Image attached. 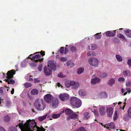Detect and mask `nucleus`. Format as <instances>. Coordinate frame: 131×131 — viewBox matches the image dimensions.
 I'll list each match as a JSON object with an SVG mask.
<instances>
[{
  "label": "nucleus",
  "instance_id": "f257e3e1",
  "mask_svg": "<svg viewBox=\"0 0 131 131\" xmlns=\"http://www.w3.org/2000/svg\"><path fill=\"white\" fill-rule=\"evenodd\" d=\"M18 126L21 129V131H24L25 130H35L37 129V131H45L44 128H41L38 127L36 125V123L34 121L29 119L24 124L22 122L19 124Z\"/></svg>",
  "mask_w": 131,
  "mask_h": 131
},
{
  "label": "nucleus",
  "instance_id": "f03ea898",
  "mask_svg": "<svg viewBox=\"0 0 131 131\" xmlns=\"http://www.w3.org/2000/svg\"><path fill=\"white\" fill-rule=\"evenodd\" d=\"M34 105L37 109L40 111L43 110L46 107L45 103L42 99L37 100L35 102Z\"/></svg>",
  "mask_w": 131,
  "mask_h": 131
},
{
  "label": "nucleus",
  "instance_id": "7ed1b4c3",
  "mask_svg": "<svg viewBox=\"0 0 131 131\" xmlns=\"http://www.w3.org/2000/svg\"><path fill=\"white\" fill-rule=\"evenodd\" d=\"M15 74V71L14 70H12L8 71L7 73V76L5 79L6 82H7L8 84H14L15 81L12 79L14 77V75Z\"/></svg>",
  "mask_w": 131,
  "mask_h": 131
},
{
  "label": "nucleus",
  "instance_id": "20e7f679",
  "mask_svg": "<svg viewBox=\"0 0 131 131\" xmlns=\"http://www.w3.org/2000/svg\"><path fill=\"white\" fill-rule=\"evenodd\" d=\"M71 105L77 108L80 107L82 104L81 101L78 98L74 97H72L70 100Z\"/></svg>",
  "mask_w": 131,
  "mask_h": 131
},
{
  "label": "nucleus",
  "instance_id": "39448f33",
  "mask_svg": "<svg viewBox=\"0 0 131 131\" xmlns=\"http://www.w3.org/2000/svg\"><path fill=\"white\" fill-rule=\"evenodd\" d=\"M33 55L32 57V60L34 61L36 63L38 62H42L43 60V58H41L40 55L39 54H36Z\"/></svg>",
  "mask_w": 131,
  "mask_h": 131
},
{
  "label": "nucleus",
  "instance_id": "423d86ee",
  "mask_svg": "<svg viewBox=\"0 0 131 131\" xmlns=\"http://www.w3.org/2000/svg\"><path fill=\"white\" fill-rule=\"evenodd\" d=\"M89 64L91 65L97 67L99 64V61L98 59L95 58H91L89 60Z\"/></svg>",
  "mask_w": 131,
  "mask_h": 131
},
{
  "label": "nucleus",
  "instance_id": "0eeeda50",
  "mask_svg": "<svg viewBox=\"0 0 131 131\" xmlns=\"http://www.w3.org/2000/svg\"><path fill=\"white\" fill-rule=\"evenodd\" d=\"M44 99L46 103H50L51 102L52 99H53V96L51 94H48L44 96Z\"/></svg>",
  "mask_w": 131,
  "mask_h": 131
},
{
  "label": "nucleus",
  "instance_id": "6e6552de",
  "mask_svg": "<svg viewBox=\"0 0 131 131\" xmlns=\"http://www.w3.org/2000/svg\"><path fill=\"white\" fill-rule=\"evenodd\" d=\"M48 66L53 70H56V66L55 62L53 60L49 61L48 62Z\"/></svg>",
  "mask_w": 131,
  "mask_h": 131
},
{
  "label": "nucleus",
  "instance_id": "1a4fd4ad",
  "mask_svg": "<svg viewBox=\"0 0 131 131\" xmlns=\"http://www.w3.org/2000/svg\"><path fill=\"white\" fill-rule=\"evenodd\" d=\"M59 100L57 99L54 98L52 99L51 103L52 108H56L57 107L59 104Z\"/></svg>",
  "mask_w": 131,
  "mask_h": 131
},
{
  "label": "nucleus",
  "instance_id": "9d476101",
  "mask_svg": "<svg viewBox=\"0 0 131 131\" xmlns=\"http://www.w3.org/2000/svg\"><path fill=\"white\" fill-rule=\"evenodd\" d=\"M104 127L108 129L109 130L111 129H115V125L114 123L111 122L108 124H106L104 126Z\"/></svg>",
  "mask_w": 131,
  "mask_h": 131
},
{
  "label": "nucleus",
  "instance_id": "9b49d317",
  "mask_svg": "<svg viewBox=\"0 0 131 131\" xmlns=\"http://www.w3.org/2000/svg\"><path fill=\"white\" fill-rule=\"evenodd\" d=\"M116 31V30L107 31L106 32L105 34L107 37H113L115 35Z\"/></svg>",
  "mask_w": 131,
  "mask_h": 131
},
{
  "label": "nucleus",
  "instance_id": "f8f14e48",
  "mask_svg": "<svg viewBox=\"0 0 131 131\" xmlns=\"http://www.w3.org/2000/svg\"><path fill=\"white\" fill-rule=\"evenodd\" d=\"M44 73L46 75H50L52 74V71L50 68L46 66L44 68Z\"/></svg>",
  "mask_w": 131,
  "mask_h": 131
},
{
  "label": "nucleus",
  "instance_id": "ddd939ff",
  "mask_svg": "<svg viewBox=\"0 0 131 131\" xmlns=\"http://www.w3.org/2000/svg\"><path fill=\"white\" fill-rule=\"evenodd\" d=\"M59 97L62 101H64L69 99V96L66 94H64L60 95Z\"/></svg>",
  "mask_w": 131,
  "mask_h": 131
},
{
  "label": "nucleus",
  "instance_id": "4468645a",
  "mask_svg": "<svg viewBox=\"0 0 131 131\" xmlns=\"http://www.w3.org/2000/svg\"><path fill=\"white\" fill-rule=\"evenodd\" d=\"M100 81V78H95L91 79V83L92 84H95L99 83Z\"/></svg>",
  "mask_w": 131,
  "mask_h": 131
},
{
  "label": "nucleus",
  "instance_id": "2eb2a0df",
  "mask_svg": "<svg viewBox=\"0 0 131 131\" xmlns=\"http://www.w3.org/2000/svg\"><path fill=\"white\" fill-rule=\"evenodd\" d=\"M64 112L66 114L68 115H71L73 113V112L71 110L68 108H66L63 110Z\"/></svg>",
  "mask_w": 131,
  "mask_h": 131
},
{
  "label": "nucleus",
  "instance_id": "dca6fc26",
  "mask_svg": "<svg viewBox=\"0 0 131 131\" xmlns=\"http://www.w3.org/2000/svg\"><path fill=\"white\" fill-rule=\"evenodd\" d=\"M105 108L104 107H101L99 108V112L101 115H103L105 114Z\"/></svg>",
  "mask_w": 131,
  "mask_h": 131
},
{
  "label": "nucleus",
  "instance_id": "f3484780",
  "mask_svg": "<svg viewBox=\"0 0 131 131\" xmlns=\"http://www.w3.org/2000/svg\"><path fill=\"white\" fill-rule=\"evenodd\" d=\"M123 74L124 77H130L131 72L129 70H126L123 71Z\"/></svg>",
  "mask_w": 131,
  "mask_h": 131
},
{
  "label": "nucleus",
  "instance_id": "a211bd4d",
  "mask_svg": "<svg viewBox=\"0 0 131 131\" xmlns=\"http://www.w3.org/2000/svg\"><path fill=\"white\" fill-rule=\"evenodd\" d=\"M107 112V113L108 112V115L109 116L111 117L113 113V109L112 107H111L108 108L106 109Z\"/></svg>",
  "mask_w": 131,
  "mask_h": 131
},
{
  "label": "nucleus",
  "instance_id": "6ab92c4d",
  "mask_svg": "<svg viewBox=\"0 0 131 131\" xmlns=\"http://www.w3.org/2000/svg\"><path fill=\"white\" fill-rule=\"evenodd\" d=\"M78 115L75 113L72 114L70 115L68 118L69 119H75L78 118Z\"/></svg>",
  "mask_w": 131,
  "mask_h": 131
},
{
  "label": "nucleus",
  "instance_id": "aec40b11",
  "mask_svg": "<svg viewBox=\"0 0 131 131\" xmlns=\"http://www.w3.org/2000/svg\"><path fill=\"white\" fill-rule=\"evenodd\" d=\"M98 96L99 97H106L107 95L106 93L105 92H103L99 93L97 94Z\"/></svg>",
  "mask_w": 131,
  "mask_h": 131
},
{
  "label": "nucleus",
  "instance_id": "412c9836",
  "mask_svg": "<svg viewBox=\"0 0 131 131\" xmlns=\"http://www.w3.org/2000/svg\"><path fill=\"white\" fill-rule=\"evenodd\" d=\"M126 36L128 37L131 38V30L129 29H127L125 31Z\"/></svg>",
  "mask_w": 131,
  "mask_h": 131
},
{
  "label": "nucleus",
  "instance_id": "4be33fe9",
  "mask_svg": "<svg viewBox=\"0 0 131 131\" xmlns=\"http://www.w3.org/2000/svg\"><path fill=\"white\" fill-rule=\"evenodd\" d=\"M78 93L79 95L81 96H85L86 95V92L82 90H80L78 92Z\"/></svg>",
  "mask_w": 131,
  "mask_h": 131
},
{
  "label": "nucleus",
  "instance_id": "5701e85b",
  "mask_svg": "<svg viewBox=\"0 0 131 131\" xmlns=\"http://www.w3.org/2000/svg\"><path fill=\"white\" fill-rule=\"evenodd\" d=\"M115 83V80L112 78L108 82V84L110 86H112L113 84Z\"/></svg>",
  "mask_w": 131,
  "mask_h": 131
},
{
  "label": "nucleus",
  "instance_id": "b1692460",
  "mask_svg": "<svg viewBox=\"0 0 131 131\" xmlns=\"http://www.w3.org/2000/svg\"><path fill=\"white\" fill-rule=\"evenodd\" d=\"M38 93V90L36 89H32L31 92V94L33 95L37 94Z\"/></svg>",
  "mask_w": 131,
  "mask_h": 131
},
{
  "label": "nucleus",
  "instance_id": "393cba45",
  "mask_svg": "<svg viewBox=\"0 0 131 131\" xmlns=\"http://www.w3.org/2000/svg\"><path fill=\"white\" fill-rule=\"evenodd\" d=\"M116 57L118 61L120 62L122 61L123 58L121 56L119 55L116 54Z\"/></svg>",
  "mask_w": 131,
  "mask_h": 131
},
{
  "label": "nucleus",
  "instance_id": "a878e982",
  "mask_svg": "<svg viewBox=\"0 0 131 131\" xmlns=\"http://www.w3.org/2000/svg\"><path fill=\"white\" fill-rule=\"evenodd\" d=\"M84 117L87 119L89 118L90 117V114L88 112H86L84 113Z\"/></svg>",
  "mask_w": 131,
  "mask_h": 131
},
{
  "label": "nucleus",
  "instance_id": "bb28decb",
  "mask_svg": "<svg viewBox=\"0 0 131 131\" xmlns=\"http://www.w3.org/2000/svg\"><path fill=\"white\" fill-rule=\"evenodd\" d=\"M61 114V113L57 114H54L52 115V117L53 118L56 119L60 117Z\"/></svg>",
  "mask_w": 131,
  "mask_h": 131
},
{
  "label": "nucleus",
  "instance_id": "cd10ccee",
  "mask_svg": "<svg viewBox=\"0 0 131 131\" xmlns=\"http://www.w3.org/2000/svg\"><path fill=\"white\" fill-rule=\"evenodd\" d=\"M118 118V116L117 115V111L116 110L115 111L114 116L113 120L114 121H116L117 118Z\"/></svg>",
  "mask_w": 131,
  "mask_h": 131
},
{
  "label": "nucleus",
  "instance_id": "c85d7f7f",
  "mask_svg": "<svg viewBox=\"0 0 131 131\" xmlns=\"http://www.w3.org/2000/svg\"><path fill=\"white\" fill-rule=\"evenodd\" d=\"M24 86L26 88H28L32 86V84L30 83L26 82L24 84Z\"/></svg>",
  "mask_w": 131,
  "mask_h": 131
},
{
  "label": "nucleus",
  "instance_id": "c756f323",
  "mask_svg": "<svg viewBox=\"0 0 131 131\" xmlns=\"http://www.w3.org/2000/svg\"><path fill=\"white\" fill-rule=\"evenodd\" d=\"M87 55L88 56H95L96 55V53L93 51H91L88 52Z\"/></svg>",
  "mask_w": 131,
  "mask_h": 131
},
{
  "label": "nucleus",
  "instance_id": "7c9ffc66",
  "mask_svg": "<svg viewBox=\"0 0 131 131\" xmlns=\"http://www.w3.org/2000/svg\"><path fill=\"white\" fill-rule=\"evenodd\" d=\"M84 69L83 68H80L79 69L77 72V73L78 74H80L82 73L84 71Z\"/></svg>",
  "mask_w": 131,
  "mask_h": 131
},
{
  "label": "nucleus",
  "instance_id": "2f4dec72",
  "mask_svg": "<svg viewBox=\"0 0 131 131\" xmlns=\"http://www.w3.org/2000/svg\"><path fill=\"white\" fill-rule=\"evenodd\" d=\"M40 53V54L42 56H43L45 54V52L44 51H41L40 52H36L34 53V54H36L37 53Z\"/></svg>",
  "mask_w": 131,
  "mask_h": 131
},
{
  "label": "nucleus",
  "instance_id": "473e14b6",
  "mask_svg": "<svg viewBox=\"0 0 131 131\" xmlns=\"http://www.w3.org/2000/svg\"><path fill=\"white\" fill-rule=\"evenodd\" d=\"M100 34H101L100 32ZM100 33H98L95 34V39H99L101 38V35H100Z\"/></svg>",
  "mask_w": 131,
  "mask_h": 131
},
{
  "label": "nucleus",
  "instance_id": "72a5a7b5",
  "mask_svg": "<svg viewBox=\"0 0 131 131\" xmlns=\"http://www.w3.org/2000/svg\"><path fill=\"white\" fill-rule=\"evenodd\" d=\"M79 83L77 82L73 86H72V88L74 89H77L79 87Z\"/></svg>",
  "mask_w": 131,
  "mask_h": 131
},
{
  "label": "nucleus",
  "instance_id": "f704fd0d",
  "mask_svg": "<svg viewBox=\"0 0 131 131\" xmlns=\"http://www.w3.org/2000/svg\"><path fill=\"white\" fill-rule=\"evenodd\" d=\"M47 115H45L43 116H40L38 117V119L40 121H42L46 118Z\"/></svg>",
  "mask_w": 131,
  "mask_h": 131
},
{
  "label": "nucleus",
  "instance_id": "c9c22d12",
  "mask_svg": "<svg viewBox=\"0 0 131 131\" xmlns=\"http://www.w3.org/2000/svg\"><path fill=\"white\" fill-rule=\"evenodd\" d=\"M64 47H61L59 51V52L62 54H63L64 53Z\"/></svg>",
  "mask_w": 131,
  "mask_h": 131
},
{
  "label": "nucleus",
  "instance_id": "e433bc0d",
  "mask_svg": "<svg viewBox=\"0 0 131 131\" xmlns=\"http://www.w3.org/2000/svg\"><path fill=\"white\" fill-rule=\"evenodd\" d=\"M127 112L128 117L131 118V107L129 108Z\"/></svg>",
  "mask_w": 131,
  "mask_h": 131
},
{
  "label": "nucleus",
  "instance_id": "4c0bfd02",
  "mask_svg": "<svg viewBox=\"0 0 131 131\" xmlns=\"http://www.w3.org/2000/svg\"><path fill=\"white\" fill-rule=\"evenodd\" d=\"M10 118L8 115L5 116L4 117V120L6 122H8L10 120Z\"/></svg>",
  "mask_w": 131,
  "mask_h": 131
},
{
  "label": "nucleus",
  "instance_id": "58836bf2",
  "mask_svg": "<svg viewBox=\"0 0 131 131\" xmlns=\"http://www.w3.org/2000/svg\"><path fill=\"white\" fill-rule=\"evenodd\" d=\"M70 85L69 81H67L65 83V85L67 88L69 87L70 86Z\"/></svg>",
  "mask_w": 131,
  "mask_h": 131
},
{
  "label": "nucleus",
  "instance_id": "ea45409f",
  "mask_svg": "<svg viewBox=\"0 0 131 131\" xmlns=\"http://www.w3.org/2000/svg\"><path fill=\"white\" fill-rule=\"evenodd\" d=\"M107 75V73L103 72L101 75V77L102 78H105Z\"/></svg>",
  "mask_w": 131,
  "mask_h": 131
},
{
  "label": "nucleus",
  "instance_id": "a19ab883",
  "mask_svg": "<svg viewBox=\"0 0 131 131\" xmlns=\"http://www.w3.org/2000/svg\"><path fill=\"white\" fill-rule=\"evenodd\" d=\"M10 131H17L16 128L15 127H11L9 128Z\"/></svg>",
  "mask_w": 131,
  "mask_h": 131
},
{
  "label": "nucleus",
  "instance_id": "79ce46f5",
  "mask_svg": "<svg viewBox=\"0 0 131 131\" xmlns=\"http://www.w3.org/2000/svg\"><path fill=\"white\" fill-rule=\"evenodd\" d=\"M118 80L120 82H124L125 81V79L123 77H120L118 79Z\"/></svg>",
  "mask_w": 131,
  "mask_h": 131
},
{
  "label": "nucleus",
  "instance_id": "37998d69",
  "mask_svg": "<svg viewBox=\"0 0 131 131\" xmlns=\"http://www.w3.org/2000/svg\"><path fill=\"white\" fill-rule=\"evenodd\" d=\"M71 51L73 52H75L76 51V48L74 46L72 47L71 48Z\"/></svg>",
  "mask_w": 131,
  "mask_h": 131
},
{
  "label": "nucleus",
  "instance_id": "c03bdc74",
  "mask_svg": "<svg viewBox=\"0 0 131 131\" xmlns=\"http://www.w3.org/2000/svg\"><path fill=\"white\" fill-rule=\"evenodd\" d=\"M91 48L92 50H94L96 49V45L95 44H92L91 45Z\"/></svg>",
  "mask_w": 131,
  "mask_h": 131
},
{
  "label": "nucleus",
  "instance_id": "a18cd8bd",
  "mask_svg": "<svg viewBox=\"0 0 131 131\" xmlns=\"http://www.w3.org/2000/svg\"><path fill=\"white\" fill-rule=\"evenodd\" d=\"M67 47H68V45H66V47L65 48L64 54H67L68 52V49Z\"/></svg>",
  "mask_w": 131,
  "mask_h": 131
},
{
  "label": "nucleus",
  "instance_id": "49530a36",
  "mask_svg": "<svg viewBox=\"0 0 131 131\" xmlns=\"http://www.w3.org/2000/svg\"><path fill=\"white\" fill-rule=\"evenodd\" d=\"M126 86L127 87H129L131 86V81H128L126 83Z\"/></svg>",
  "mask_w": 131,
  "mask_h": 131
},
{
  "label": "nucleus",
  "instance_id": "de8ad7c7",
  "mask_svg": "<svg viewBox=\"0 0 131 131\" xmlns=\"http://www.w3.org/2000/svg\"><path fill=\"white\" fill-rule=\"evenodd\" d=\"M93 113L95 116H97L99 115L98 112L97 110H95L94 111Z\"/></svg>",
  "mask_w": 131,
  "mask_h": 131
},
{
  "label": "nucleus",
  "instance_id": "09e8293b",
  "mask_svg": "<svg viewBox=\"0 0 131 131\" xmlns=\"http://www.w3.org/2000/svg\"><path fill=\"white\" fill-rule=\"evenodd\" d=\"M118 37L120 38H122L123 39H125V37H124V36L122 34H119L118 35Z\"/></svg>",
  "mask_w": 131,
  "mask_h": 131
},
{
  "label": "nucleus",
  "instance_id": "8fccbe9b",
  "mask_svg": "<svg viewBox=\"0 0 131 131\" xmlns=\"http://www.w3.org/2000/svg\"><path fill=\"white\" fill-rule=\"evenodd\" d=\"M77 131H87L85 130V128L83 127H81L77 130Z\"/></svg>",
  "mask_w": 131,
  "mask_h": 131
},
{
  "label": "nucleus",
  "instance_id": "3c124183",
  "mask_svg": "<svg viewBox=\"0 0 131 131\" xmlns=\"http://www.w3.org/2000/svg\"><path fill=\"white\" fill-rule=\"evenodd\" d=\"M67 60V58L66 57H62L61 58L60 60L62 62H65Z\"/></svg>",
  "mask_w": 131,
  "mask_h": 131
},
{
  "label": "nucleus",
  "instance_id": "603ef678",
  "mask_svg": "<svg viewBox=\"0 0 131 131\" xmlns=\"http://www.w3.org/2000/svg\"><path fill=\"white\" fill-rule=\"evenodd\" d=\"M70 86H73L77 82H75L73 81H70Z\"/></svg>",
  "mask_w": 131,
  "mask_h": 131
},
{
  "label": "nucleus",
  "instance_id": "864d4df0",
  "mask_svg": "<svg viewBox=\"0 0 131 131\" xmlns=\"http://www.w3.org/2000/svg\"><path fill=\"white\" fill-rule=\"evenodd\" d=\"M58 77L60 78H63L65 77V76H64L63 75V74L62 73H60L58 75Z\"/></svg>",
  "mask_w": 131,
  "mask_h": 131
},
{
  "label": "nucleus",
  "instance_id": "5fc2aeb1",
  "mask_svg": "<svg viewBox=\"0 0 131 131\" xmlns=\"http://www.w3.org/2000/svg\"><path fill=\"white\" fill-rule=\"evenodd\" d=\"M42 65H39L38 67V69L39 71H41L42 70Z\"/></svg>",
  "mask_w": 131,
  "mask_h": 131
},
{
  "label": "nucleus",
  "instance_id": "6e6d98bb",
  "mask_svg": "<svg viewBox=\"0 0 131 131\" xmlns=\"http://www.w3.org/2000/svg\"><path fill=\"white\" fill-rule=\"evenodd\" d=\"M40 82V80L38 79H34V82L37 83L39 82Z\"/></svg>",
  "mask_w": 131,
  "mask_h": 131
},
{
  "label": "nucleus",
  "instance_id": "4d7b16f0",
  "mask_svg": "<svg viewBox=\"0 0 131 131\" xmlns=\"http://www.w3.org/2000/svg\"><path fill=\"white\" fill-rule=\"evenodd\" d=\"M0 131H6V130L3 127L0 126Z\"/></svg>",
  "mask_w": 131,
  "mask_h": 131
},
{
  "label": "nucleus",
  "instance_id": "13d9d810",
  "mask_svg": "<svg viewBox=\"0 0 131 131\" xmlns=\"http://www.w3.org/2000/svg\"><path fill=\"white\" fill-rule=\"evenodd\" d=\"M128 64L130 66H131V59L128 60Z\"/></svg>",
  "mask_w": 131,
  "mask_h": 131
},
{
  "label": "nucleus",
  "instance_id": "bf43d9fd",
  "mask_svg": "<svg viewBox=\"0 0 131 131\" xmlns=\"http://www.w3.org/2000/svg\"><path fill=\"white\" fill-rule=\"evenodd\" d=\"M35 54H34V53L32 54H30L28 57V58L29 59H30L31 60H32V59L31 58H32V57H31V56H33L34 55H35Z\"/></svg>",
  "mask_w": 131,
  "mask_h": 131
},
{
  "label": "nucleus",
  "instance_id": "052dcab7",
  "mask_svg": "<svg viewBox=\"0 0 131 131\" xmlns=\"http://www.w3.org/2000/svg\"><path fill=\"white\" fill-rule=\"evenodd\" d=\"M71 64L70 61H68L66 63L67 65V66H69Z\"/></svg>",
  "mask_w": 131,
  "mask_h": 131
},
{
  "label": "nucleus",
  "instance_id": "680f3d73",
  "mask_svg": "<svg viewBox=\"0 0 131 131\" xmlns=\"http://www.w3.org/2000/svg\"><path fill=\"white\" fill-rule=\"evenodd\" d=\"M14 88H13L12 89V91L11 92V93L12 94H13L14 93Z\"/></svg>",
  "mask_w": 131,
  "mask_h": 131
},
{
  "label": "nucleus",
  "instance_id": "e2e57ef3",
  "mask_svg": "<svg viewBox=\"0 0 131 131\" xmlns=\"http://www.w3.org/2000/svg\"><path fill=\"white\" fill-rule=\"evenodd\" d=\"M70 67H74V63H72L71 64H70Z\"/></svg>",
  "mask_w": 131,
  "mask_h": 131
},
{
  "label": "nucleus",
  "instance_id": "0e129e2a",
  "mask_svg": "<svg viewBox=\"0 0 131 131\" xmlns=\"http://www.w3.org/2000/svg\"><path fill=\"white\" fill-rule=\"evenodd\" d=\"M127 90L128 91L127 92H128L129 93H130L131 92V91L130 90V88L128 89Z\"/></svg>",
  "mask_w": 131,
  "mask_h": 131
},
{
  "label": "nucleus",
  "instance_id": "69168bd1",
  "mask_svg": "<svg viewBox=\"0 0 131 131\" xmlns=\"http://www.w3.org/2000/svg\"><path fill=\"white\" fill-rule=\"evenodd\" d=\"M29 81H33V79L32 78L30 77L29 78Z\"/></svg>",
  "mask_w": 131,
  "mask_h": 131
},
{
  "label": "nucleus",
  "instance_id": "338daca9",
  "mask_svg": "<svg viewBox=\"0 0 131 131\" xmlns=\"http://www.w3.org/2000/svg\"><path fill=\"white\" fill-rule=\"evenodd\" d=\"M127 94V92L124 93V95H126V94Z\"/></svg>",
  "mask_w": 131,
  "mask_h": 131
},
{
  "label": "nucleus",
  "instance_id": "774afa93",
  "mask_svg": "<svg viewBox=\"0 0 131 131\" xmlns=\"http://www.w3.org/2000/svg\"><path fill=\"white\" fill-rule=\"evenodd\" d=\"M24 131H33L32 130H25Z\"/></svg>",
  "mask_w": 131,
  "mask_h": 131
}]
</instances>
